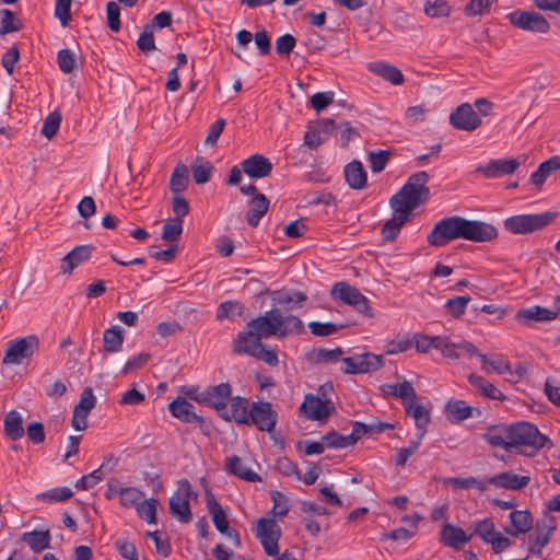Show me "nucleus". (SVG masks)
Instances as JSON below:
<instances>
[{"label": "nucleus", "mask_w": 560, "mask_h": 560, "mask_svg": "<svg viewBox=\"0 0 560 560\" xmlns=\"http://www.w3.org/2000/svg\"><path fill=\"white\" fill-rule=\"evenodd\" d=\"M429 174L424 171L409 176L405 185L389 200L393 209V218L382 228V236L385 241H395L409 220L410 213L424 205L430 198V188L427 186Z\"/></svg>", "instance_id": "1"}, {"label": "nucleus", "mask_w": 560, "mask_h": 560, "mask_svg": "<svg viewBox=\"0 0 560 560\" xmlns=\"http://www.w3.org/2000/svg\"><path fill=\"white\" fill-rule=\"evenodd\" d=\"M497 236L498 230L490 223L454 215L438 221L428 234L427 242L431 246L442 247L457 238L482 243L491 242Z\"/></svg>", "instance_id": "2"}, {"label": "nucleus", "mask_w": 560, "mask_h": 560, "mask_svg": "<svg viewBox=\"0 0 560 560\" xmlns=\"http://www.w3.org/2000/svg\"><path fill=\"white\" fill-rule=\"evenodd\" d=\"M232 387L229 383H221L215 386H210L202 392L198 389H190L188 396L190 399L211 407L217 410L222 419H228V402L231 399Z\"/></svg>", "instance_id": "3"}, {"label": "nucleus", "mask_w": 560, "mask_h": 560, "mask_svg": "<svg viewBox=\"0 0 560 560\" xmlns=\"http://www.w3.org/2000/svg\"><path fill=\"white\" fill-rule=\"evenodd\" d=\"M511 450L517 446L532 447L535 451L552 446L548 436L529 422H516L510 425Z\"/></svg>", "instance_id": "4"}, {"label": "nucleus", "mask_w": 560, "mask_h": 560, "mask_svg": "<svg viewBox=\"0 0 560 560\" xmlns=\"http://www.w3.org/2000/svg\"><path fill=\"white\" fill-rule=\"evenodd\" d=\"M556 217L557 213L551 211L535 214H516L506 218L503 225L512 234H529L546 228Z\"/></svg>", "instance_id": "5"}, {"label": "nucleus", "mask_w": 560, "mask_h": 560, "mask_svg": "<svg viewBox=\"0 0 560 560\" xmlns=\"http://www.w3.org/2000/svg\"><path fill=\"white\" fill-rule=\"evenodd\" d=\"M330 296L334 301L351 306L364 317L372 318L374 316L366 296H364L359 289L345 281L337 282L332 285Z\"/></svg>", "instance_id": "6"}, {"label": "nucleus", "mask_w": 560, "mask_h": 560, "mask_svg": "<svg viewBox=\"0 0 560 560\" xmlns=\"http://www.w3.org/2000/svg\"><path fill=\"white\" fill-rule=\"evenodd\" d=\"M252 530L260 541L265 553L267 556H277L279 540L282 535L279 524L273 518L260 517Z\"/></svg>", "instance_id": "7"}, {"label": "nucleus", "mask_w": 560, "mask_h": 560, "mask_svg": "<svg viewBox=\"0 0 560 560\" xmlns=\"http://www.w3.org/2000/svg\"><path fill=\"white\" fill-rule=\"evenodd\" d=\"M505 18L514 27L525 32L546 34L550 31L549 22L535 11L517 9Z\"/></svg>", "instance_id": "8"}, {"label": "nucleus", "mask_w": 560, "mask_h": 560, "mask_svg": "<svg viewBox=\"0 0 560 560\" xmlns=\"http://www.w3.org/2000/svg\"><path fill=\"white\" fill-rule=\"evenodd\" d=\"M190 482L187 479L178 481L177 491L170 498V512L178 522L187 524L191 521L189 499L192 495Z\"/></svg>", "instance_id": "9"}, {"label": "nucleus", "mask_w": 560, "mask_h": 560, "mask_svg": "<svg viewBox=\"0 0 560 560\" xmlns=\"http://www.w3.org/2000/svg\"><path fill=\"white\" fill-rule=\"evenodd\" d=\"M37 348L38 338L34 335L11 340L7 345L2 362L4 364H20L24 359L31 358Z\"/></svg>", "instance_id": "10"}, {"label": "nucleus", "mask_w": 560, "mask_h": 560, "mask_svg": "<svg viewBox=\"0 0 560 560\" xmlns=\"http://www.w3.org/2000/svg\"><path fill=\"white\" fill-rule=\"evenodd\" d=\"M278 420V415L269 401H255L250 406V415L247 425H255L262 432H271Z\"/></svg>", "instance_id": "11"}, {"label": "nucleus", "mask_w": 560, "mask_h": 560, "mask_svg": "<svg viewBox=\"0 0 560 560\" xmlns=\"http://www.w3.org/2000/svg\"><path fill=\"white\" fill-rule=\"evenodd\" d=\"M450 124L454 129L471 132L482 125V119L471 104L463 103L450 114Z\"/></svg>", "instance_id": "12"}, {"label": "nucleus", "mask_w": 560, "mask_h": 560, "mask_svg": "<svg viewBox=\"0 0 560 560\" xmlns=\"http://www.w3.org/2000/svg\"><path fill=\"white\" fill-rule=\"evenodd\" d=\"M334 402L328 398H320L313 394H307L300 406V411L310 420H326L335 411Z\"/></svg>", "instance_id": "13"}, {"label": "nucleus", "mask_w": 560, "mask_h": 560, "mask_svg": "<svg viewBox=\"0 0 560 560\" xmlns=\"http://www.w3.org/2000/svg\"><path fill=\"white\" fill-rule=\"evenodd\" d=\"M171 415L185 423L197 424L203 434H209V428L201 416L195 412V407L184 398H176L168 405Z\"/></svg>", "instance_id": "14"}, {"label": "nucleus", "mask_w": 560, "mask_h": 560, "mask_svg": "<svg viewBox=\"0 0 560 560\" xmlns=\"http://www.w3.org/2000/svg\"><path fill=\"white\" fill-rule=\"evenodd\" d=\"M342 363L345 366L341 368V370L346 374H359L376 371L383 364L381 357L371 353L345 358L342 359Z\"/></svg>", "instance_id": "15"}, {"label": "nucleus", "mask_w": 560, "mask_h": 560, "mask_svg": "<svg viewBox=\"0 0 560 560\" xmlns=\"http://www.w3.org/2000/svg\"><path fill=\"white\" fill-rule=\"evenodd\" d=\"M270 313L271 310L267 311L264 315L253 318L245 326L249 331L253 332L254 336L260 340L271 336L279 338V327L277 324H280V322L277 317H275L273 314Z\"/></svg>", "instance_id": "16"}, {"label": "nucleus", "mask_w": 560, "mask_h": 560, "mask_svg": "<svg viewBox=\"0 0 560 560\" xmlns=\"http://www.w3.org/2000/svg\"><path fill=\"white\" fill-rule=\"evenodd\" d=\"M525 155L515 159H497L491 160L485 166H479L478 172L482 173L487 178H495L503 175H510L525 162Z\"/></svg>", "instance_id": "17"}, {"label": "nucleus", "mask_w": 560, "mask_h": 560, "mask_svg": "<svg viewBox=\"0 0 560 560\" xmlns=\"http://www.w3.org/2000/svg\"><path fill=\"white\" fill-rule=\"evenodd\" d=\"M435 349L445 358L458 359L460 357V351L467 353L469 357H474V354L478 353L477 347L467 340L453 342L446 336H435Z\"/></svg>", "instance_id": "18"}, {"label": "nucleus", "mask_w": 560, "mask_h": 560, "mask_svg": "<svg viewBox=\"0 0 560 560\" xmlns=\"http://www.w3.org/2000/svg\"><path fill=\"white\" fill-rule=\"evenodd\" d=\"M439 537L440 542L444 546L454 550H460L466 542L471 540L474 534L468 535L462 527L445 523L439 533Z\"/></svg>", "instance_id": "19"}, {"label": "nucleus", "mask_w": 560, "mask_h": 560, "mask_svg": "<svg viewBox=\"0 0 560 560\" xmlns=\"http://www.w3.org/2000/svg\"><path fill=\"white\" fill-rule=\"evenodd\" d=\"M474 412L479 417L481 411L478 408L469 406L462 399H450L444 407V413L447 420L452 423L463 422L471 417Z\"/></svg>", "instance_id": "20"}, {"label": "nucleus", "mask_w": 560, "mask_h": 560, "mask_svg": "<svg viewBox=\"0 0 560 560\" xmlns=\"http://www.w3.org/2000/svg\"><path fill=\"white\" fill-rule=\"evenodd\" d=\"M243 172L252 178H264L272 172V164L261 154H253L241 163Z\"/></svg>", "instance_id": "21"}, {"label": "nucleus", "mask_w": 560, "mask_h": 560, "mask_svg": "<svg viewBox=\"0 0 560 560\" xmlns=\"http://www.w3.org/2000/svg\"><path fill=\"white\" fill-rule=\"evenodd\" d=\"M94 247L92 245H79L62 257L60 270L63 275H71L74 268L90 259Z\"/></svg>", "instance_id": "22"}, {"label": "nucleus", "mask_w": 560, "mask_h": 560, "mask_svg": "<svg viewBox=\"0 0 560 560\" xmlns=\"http://www.w3.org/2000/svg\"><path fill=\"white\" fill-rule=\"evenodd\" d=\"M529 476H520L513 471H504L489 477V485L508 490H521L528 486Z\"/></svg>", "instance_id": "23"}, {"label": "nucleus", "mask_w": 560, "mask_h": 560, "mask_svg": "<svg viewBox=\"0 0 560 560\" xmlns=\"http://www.w3.org/2000/svg\"><path fill=\"white\" fill-rule=\"evenodd\" d=\"M556 317L557 311H551L539 305L521 308L515 315L516 320L524 325H530L534 322H550Z\"/></svg>", "instance_id": "24"}, {"label": "nucleus", "mask_w": 560, "mask_h": 560, "mask_svg": "<svg viewBox=\"0 0 560 560\" xmlns=\"http://www.w3.org/2000/svg\"><path fill=\"white\" fill-rule=\"evenodd\" d=\"M270 314H273L280 322V324H277L279 327V339H283L289 335H301L304 331V324L298 316L292 314L283 315L279 308H272Z\"/></svg>", "instance_id": "25"}, {"label": "nucleus", "mask_w": 560, "mask_h": 560, "mask_svg": "<svg viewBox=\"0 0 560 560\" xmlns=\"http://www.w3.org/2000/svg\"><path fill=\"white\" fill-rule=\"evenodd\" d=\"M261 345V340L245 327V329L240 331L233 340V351L236 354L253 357Z\"/></svg>", "instance_id": "26"}, {"label": "nucleus", "mask_w": 560, "mask_h": 560, "mask_svg": "<svg viewBox=\"0 0 560 560\" xmlns=\"http://www.w3.org/2000/svg\"><path fill=\"white\" fill-rule=\"evenodd\" d=\"M343 175L351 189L360 190L366 186L368 174L363 164L358 160H353L345 166Z\"/></svg>", "instance_id": "27"}, {"label": "nucleus", "mask_w": 560, "mask_h": 560, "mask_svg": "<svg viewBox=\"0 0 560 560\" xmlns=\"http://www.w3.org/2000/svg\"><path fill=\"white\" fill-rule=\"evenodd\" d=\"M206 504L212 517L215 529L221 534H226L229 529L226 513L222 509L221 504L217 501L213 493L209 490L206 491Z\"/></svg>", "instance_id": "28"}, {"label": "nucleus", "mask_w": 560, "mask_h": 560, "mask_svg": "<svg viewBox=\"0 0 560 560\" xmlns=\"http://www.w3.org/2000/svg\"><path fill=\"white\" fill-rule=\"evenodd\" d=\"M482 439L493 447H500L505 451L511 450L510 425H492L482 435Z\"/></svg>", "instance_id": "29"}, {"label": "nucleus", "mask_w": 560, "mask_h": 560, "mask_svg": "<svg viewBox=\"0 0 560 560\" xmlns=\"http://www.w3.org/2000/svg\"><path fill=\"white\" fill-rule=\"evenodd\" d=\"M368 70L394 85H400L405 80L402 72L397 67L384 61L369 63Z\"/></svg>", "instance_id": "30"}, {"label": "nucleus", "mask_w": 560, "mask_h": 560, "mask_svg": "<svg viewBox=\"0 0 560 560\" xmlns=\"http://www.w3.org/2000/svg\"><path fill=\"white\" fill-rule=\"evenodd\" d=\"M468 383L476 389V392L480 396H482L485 398L500 400V401H503L506 398L505 395L499 388H497L492 383H490L485 377L479 376L475 373H471L468 375Z\"/></svg>", "instance_id": "31"}, {"label": "nucleus", "mask_w": 560, "mask_h": 560, "mask_svg": "<svg viewBox=\"0 0 560 560\" xmlns=\"http://www.w3.org/2000/svg\"><path fill=\"white\" fill-rule=\"evenodd\" d=\"M230 400V410H228V419L225 420H233L237 424H248L252 406L249 400L241 396L232 397Z\"/></svg>", "instance_id": "32"}, {"label": "nucleus", "mask_w": 560, "mask_h": 560, "mask_svg": "<svg viewBox=\"0 0 560 560\" xmlns=\"http://www.w3.org/2000/svg\"><path fill=\"white\" fill-rule=\"evenodd\" d=\"M306 300L307 295L304 292L287 289L276 291L273 296L275 304L288 311L301 307Z\"/></svg>", "instance_id": "33"}, {"label": "nucleus", "mask_w": 560, "mask_h": 560, "mask_svg": "<svg viewBox=\"0 0 560 560\" xmlns=\"http://www.w3.org/2000/svg\"><path fill=\"white\" fill-rule=\"evenodd\" d=\"M269 200L265 195H256L248 202L249 209L245 214V220L248 225L256 228L261 218L267 213L269 209Z\"/></svg>", "instance_id": "34"}, {"label": "nucleus", "mask_w": 560, "mask_h": 560, "mask_svg": "<svg viewBox=\"0 0 560 560\" xmlns=\"http://www.w3.org/2000/svg\"><path fill=\"white\" fill-rule=\"evenodd\" d=\"M225 468L230 474H232L245 481H248V482L261 481V477L257 472L253 471L250 468L246 467L244 465L243 460L236 455L226 457Z\"/></svg>", "instance_id": "35"}, {"label": "nucleus", "mask_w": 560, "mask_h": 560, "mask_svg": "<svg viewBox=\"0 0 560 560\" xmlns=\"http://www.w3.org/2000/svg\"><path fill=\"white\" fill-rule=\"evenodd\" d=\"M381 389L387 396H393L401 399L404 406H406V402L417 400L416 390L411 383H409L408 381L394 384H384L381 386Z\"/></svg>", "instance_id": "36"}, {"label": "nucleus", "mask_w": 560, "mask_h": 560, "mask_svg": "<svg viewBox=\"0 0 560 560\" xmlns=\"http://www.w3.org/2000/svg\"><path fill=\"white\" fill-rule=\"evenodd\" d=\"M20 539L27 544L33 552L39 553L50 547L51 535L49 529L32 530L23 533Z\"/></svg>", "instance_id": "37"}, {"label": "nucleus", "mask_w": 560, "mask_h": 560, "mask_svg": "<svg viewBox=\"0 0 560 560\" xmlns=\"http://www.w3.org/2000/svg\"><path fill=\"white\" fill-rule=\"evenodd\" d=\"M3 430L12 441H18L24 436L23 418L19 411L11 410L4 416Z\"/></svg>", "instance_id": "38"}, {"label": "nucleus", "mask_w": 560, "mask_h": 560, "mask_svg": "<svg viewBox=\"0 0 560 560\" xmlns=\"http://www.w3.org/2000/svg\"><path fill=\"white\" fill-rule=\"evenodd\" d=\"M556 528L557 522L555 516L546 514L538 520L535 527V535L533 536L536 545L545 547L549 542L550 536Z\"/></svg>", "instance_id": "39"}, {"label": "nucleus", "mask_w": 560, "mask_h": 560, "mask_svg": "<svg viewBox=\"0 0 560 560\" xmlns=\"http://www.w3.org/2000/svg\"><path fill=\"white\" fill-rule=\"evenodd\" d=\"M557 170H560V156L553 155L542 162L538 168L530 175V183L540 188L546 179Z\"/></svg>", "instance_id": "40"}, {"label": "nucleus", "mask_w": 560, "mask_h": 560, "mask_svg": "<svg viewBox=\"0 0 560 560\" xmlns=\"http://www.w3.org/2000/svg\"><path fill=\"white\" fill-rule=\"evenodd\" d=\"M407 416L415 420L418 431L427 432V425L430 422V411L423 405L418 404L417 400L406 402L404 406Z\"/></svg>", "instance_id": "41"}, {"label": "nucleus", "mask_w": 560, "mask_h": 560, "mask_svg": "<svg viewBox=\"0 0 560 560\" xmlns=\"http://www.w3.org/2000/svg\"><path fill=\"white\" fill-rule=\"evenodd\" d=\"M510 522L513 529L508 530L511 536L527 533L533 525V517L526 510H516L510 513Z\"/></svg>", "instance_id": "42"}, {"label": "nucleus", "mask_w": 560, "mask_h": 560, "mask_svg": "<svg viewBox=\"0 0 560 560\" xmlns=\"http://www.w3.org/2000/svg\"><path fill=\"white\" fill-rule=\"evenodd\" d=\"M124 329L120 326H113L103 332V347L108 353H116L122 349Z\"/></svg>", "instance_id": "43"}, {"label": "nucleus", "mask_w": 560, "mask_h": 560, "mask_svg": "<svg viewBox=\"0 0 560 560\" xmlns=\"http://www.w3.org/2000/svg\"><path fill=\"white\" fill-rule=\"evenodd\" d=\"M474 357H478L480 359L481 364H482L481 369L487 374H490L492 372H494L499 375L512 373L511 364L506 360H504L501 355L492 358V359H488L486 354H482L478 351V353L474 354Z\"/></svg>", "instance_id": "44"}, {"label": "nucleus", "mask_w": 560, "mask_h": 560, "mask_svg": "<svg viewBox=\"0 0 560 560\" xmlns=\"http://www.w3.org/2000/svg\"><path fill=\"white\" fill-rule=\"evenodd\" d=\"M446 483L450 485L453 489H470L475 488L480 492L487 491L489 487V478L479 479L476 477H451L446 480Z\"/></svg>", "instance_id": "45"}, {"label": "nucleus", "mask_w": 560, "mask_h": 560, "mask_svg": "<svg viewBox=\"0 0 560 560\" xmlns=\"http://www.w3.org/2000/svg\"><path fill=\"white\" fill-rule=\"evenodd\" d=\"M189 182L188 167L185 164H178L175 166L171 178L170 189L174 195H179L186 190Z\"/></svg>", "instance_id": "46"}, {"label": "nucleus", "mask_w": 560, "mask_h": 560, "mask_svg": "<svg viewBox=\"0 0 560 560\" xmlns=\"http://www.w3.org/2000/svg\"><path fill=\"white\" fill-rule=\"evenodd\" d=\"M474 536H478L482 541L489 544L495 535V526L491 518L486 517L471 523Z\"/></svg>", "instance_id": "47"}, {"label": "nucleus", "mask_w": 560, "mask_h": 560, "mask_svg": "<svg viewBox=\"0 0 560 560\" xmlns=\"http://www.w3.org/2000/svg\"><path fill=\"white\" fill-rule=\"evenodd\" d=\"M244 312L243 303L238 301H225L219 304L215 313L218 320L234 319Z\"/></svg>", "instance_id": "48"}, {"label": "nucleus", "mask_w": 560, "mask_h": 560, "mask_svg": "<svg viewBox=\"0 0 560 560\" xmlns=\"http://www.w3.org/2000/svg\"><path fill=\"white\" fill-rule=\"evenodd\" d=\"M159 501L154 498L145 500L144 498L136 505L138 516L148 524L156 523V506Z\"/></svg>", "instance_id": "49"}, {"label": "nucleus", "mask_w": 560, "mask_h": 560, "mask_svg": "<svg viewBox=\"0 0 560 560\" xmlns=\"http://www.w3.org/2000/svg\"><path fill=\"white\" fill-rule=\"evenodd\" d=\"M213 166L209 161L203 162L201 158H197L191 164L192 178L196 184L201 185L209 182Z\"/></svg>", "instance_id": "50"}, {"label": "nucleus", "mask_w": 560, "mask_h": 560, "mask_svg": "<svg viewBox=\"0 0 560 560\" xmlns=\"http://www.w3.org/2000/svg\"><path fill=\"white\" fill-rule=\"evenodd\" d=\"M342 354L343 351L340 347L335 349L317 348L310 354V360L315 363H332L337 362Z\"/></svg>", "instance_id": "51"}, {"label": "nucleus", "mask_w": 560, "mask_h": 560, "mask_svg": "<svg viewBox=\"0 0 560 560\" xmlns=\"http://www.w3.org/2000/svg\"><path fill=\"white\" fill-rule=\"evenodd\" d=\"M326 448H346L354 445V440L351 436L339 434L336 431H330L322 438Z\"/></svg>", "instance_id": "52"}, {"label": "nucleus", "mask_w": 560, "mask_h": 560, "mask_svg": "<svg viewBox=\"0 0 560 560\" xmlns=\"http://www.w3.org/2000/svg\"><path fill=\"white\" fill-rule=\"evenodd\" d=\"M144 498V493L135 487H121L119 490V502L124 508H136Z\"/></svg>", "instance_id": "53"}, {"label": "nucleus", "mask_w": 560, "mask_h": 560, "mask_svg": "<svg viewBox=\"0 0 560 560\" xmlns=\"http://www.w3.org/2000/svg\"><path fill=\"white\" fill-rule=\"evenodd\" d=\"M1 26L0 34L4 35L12 32H18L23 27L22 22L14 16V13L9 9L0 10Z\"/></svg>", "instance_id": "54"}, {"label": "nucleus", "mask_w": 560, "mask_h": 560, "mask_svg": "<svg viewBox=\"0 0 560 560\" xmlns=\"http://www.w3.org/2000/svg\"><path fill=\"white\" fill-rule=\"evenodd\" d=\"M471 298L468 295L448 299L444 305L446 312L454 318H459L466 311Z\"/></svg>", "instance_id": "55"}, {"label": "nucleus", "mask_w": 560, "mask_h": 560, "mask_svg": "<svg viewBox=\"0 0 560 560\" xmlns=\"http://www.w3.org/2000/svg\"><path fill=\"white\" fill-rule=\"evenodd\" d=\"M451 7L445 0H428L424 4V13L429 18H445L448 16Z\"/></svg>", "instance_id": "56"}, {"label": "nucleus", "mask_w": 560, "mask_h": 560, "mask_svg": "<svg viewBox=\"0 0 560 560\" xmlns=\"http://www.w3.org/2000/svg\"><path fill=\"white\" fill-rule=\"evenodd\" d=\"M153 33L154 24H145L137 40L138 48L147 55L156 48Z\"/></svg>", "instance_id": "57"}, {"label": "nucleus", "mask_w": 560, "mask_h": 560, "mask_svg": "<svg viewBox=\"0 0 560 560\" xmlns=\"http://www.w3.org/2000/svg\"><path fill=\"white\" fill-rule=\"evenodd\" d=\"M348 324H332V323H320V322H311L308 323V328L312 335L318 337H327L336 334L340 329L347 327Z\"/></svg>", "instance_id": "58"}, {"label": "nucleus", "mask_w": 560, "mask_h": 560, "mask_svg": "<svg viewBox=\"0 0 560 560\" xmlns=\"http://www.w3.org/2000/svg\"><path fill=\"white\" fill-rule=\"evenodd\" d=\"M183 232V220L170 219L163 225L162 240L166 242H176Z\"/></svg>", "instance_id": "59"}, {"label": "nucleus", "mask_w": 560, "mask_h": 560, "mask_svg": "<svg viewBox=\"0 0 560 560\" xmlns=\"http://www.w3.org/2000/svg\"><path fill=\"white\" fill-rule=\"evenodd\" d=\"M61 122V114L57 110L49 113L43 121L42 133L51 139L58 131Z\"/></svg>", "instance_id": "60"}, {"label": "nucleus", "mask_w": 560, "mask_h": 560, "mask_svg": "<svg viewBox=\"0 0 560 560\" xmlns=\"http://www.w3.org/2000/svg\"><path fill=\"white\" fill-rule=\"evenodd\" d=\"M270 497L273 502L271 513L279 518H283L289 513L287 497L277 490L271 491Z\"/></svg>", "instance_id": "61"}, {"label": "nucleus", "mask_w": 560, "mask_h": 560, "mask_svg": "<svg viewBox=\"0 0 560 560\" xmlns=\"http://www.w3.org/2000/svg\"><path fill=\"white\" fill-rule=\"evenodd\" d=\"M59 69L65 74H70L75 68V56L70 49H60L57 54Z\"/></svg>", "instance_id": "62"}, {"label": "nucleus", "mask_w": 560, "mask_h": 560, "mask_svg": "<svg viewBox=\"0 0 560 560\" xmlns=\"http://www.w3.org/2000/svg\"><path fill=\"white\" fill-rule=\"evenodd\" d=\"M390 153L385 150L377 152H370L368 160L370 162V168L373 173H381L389 161Z\"/></svg>", "instance_id": "63"}, {"label": "nucleus", "mask_w": 560, "mask_h": 560, "mask_svg": "<svg viewBox=\"0 0 560 560\" xmlns=\"http://www.w3.org/2000/svg\"><path fill=\"white\" fill-rule=\"evenodd\" d=\"M73 492L68 487H59L50 489L46 492L39 493L37 497L49 502H62L70 499Z\"/></svg>", "instance_id": "64"}]
</instances>
